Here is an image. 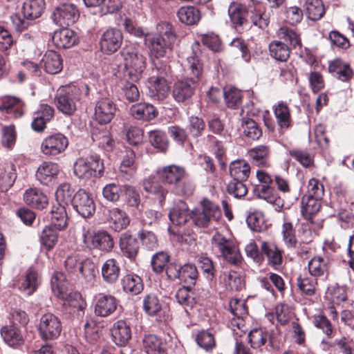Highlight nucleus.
<instances>
[{"label":"nucleus","instance_id":"1","mask_svg":"<svg viewBox=\"0 0 354 354\" xmlns=\"http://www.w3.org/2000/svg\"><path fill=\"white\" fill-rule=\"evenodd\" d=\"M189 77L175 83L173 96L176 101L183 102L189 98L203 75V64L198 53L193 50L184 64Z\"/></svg>","mask_w":354,"mask_h":354},{"label":"nucleus","instance_id":"2","mask_svg":"<svg viewBox=\"0 0 354 354\" xmlns=\"http://www.w3.org/2000/svg\"><path fill=\"white\" fill-rule=\"evenodd\" d=\"M176 40V35L172 25L167 21H160L156 26V32L145 35V44L149 48L151 57L159 59L172 50Z\"/></svg>","mask_w":354,"mask_h":354},{"label":"nucleus","instance_id":"3","mask_svg":"<svg viewBox=\"0 0 354 354\" xmlns=\"http://www.w3.org/2000/svg\"><path fill=\"white\" fill-rule=\"evenodd\" d=\"M51 290L55 296L64 301L65 310L71 314L82 317L86 307L85 300L78 292H67L65 277L62 272H55L50 279Z\"/></svg>","mask_w":354,"mask_h":354},{"label":"nucleus","instance_id":"4","mask_svg":"<svg viewBox=\"0 0 354 354\" xmlns=\"http://www.w3.org/2000/svg\"><path fill=\"white\" fill-rule=\"evenodd\" d=\"M89 90L88 86L83 82L62 86L55 97L57 108L65 115H73L77 109V102L88 95Z\"/></svg>","mask_w":354,"mask_h":354},{"label":"nucleus","instance_id":"5","mask_svg":"<svg viewBox=\"0 0 354 354\" xmlns=\"http://www.w3.org/2000/svg\"><path fill=\"white\" fill-rule=\"evenodd\" d=\"M64 268L68 274L81 278L88 286L93 285L97 268L91 259L75 252L67 256Z\"/></svg>","mask_w":354,"mask_h":354},{"label":"nucleus","instance_id":"6","mask_svg":"<svg viewBox=\"0 0 354 354\" xmlns=\"http://www.w3.org/2000/svg\"><path fill=\"white\" fill-rule=\"evenodd\" d=\"M211 243L212 250L217 257L234 266L241 263V254L232 239L217 232L212 236Z\"/></svg>","mask_w":354,"mask_h":354},{"label":"nucleus","instance_id":"7","mask_svg":"<svg viewBox=\"0 0 354 354\" xmlns=\"http://www.w3.org/2000/svg\"><path fill=\"white\" fill-rule=\"evenodd\" d=\"M120 54L124 61L126 73L131 80H140L147 65V59L144 55L134 46L124 48Z\"/></svg>","mask_w":354,"mask_h":354},{"label":"nucleus","instance_id":"8","mask_svg":"<svg viewBox=\"0 0 354 354\" xmlns=\"http://www.w3.org/2000/svg\"><path fill=\"white\" fill-rule=\"evenodd\" d=\"M82 241L84 245L91 250L110 252L114 246L112 236L103 230H95L89 227H83Z\"/></svg>","mask_w":354,"mask_h":354},{"label":"nucleus","instance_id":"9","mask_svg":"<svg viewBox=\"0 0 354 354\" xmlns=\"http://www.w3.org/2000/svg\"><path fill=\"white\" fill-rule=\"evenodd\" d=\"M104 165L97 154L86 158H78L73 165L75 175L83 179H88L92 176L101 177L104 174Z\"/></svg>","mask_w":354,"mask_h":354},{"label":"nucleus","instance_id":"10","mask_svg":"<svg viewBox=\"0 0 354 354\" xmlns=\"http://www.w3.org/2000/svg\"><path fill=\"white\" fill-rule=\"evenodd\" d=\"M158 76H152L148 80L149 95L151 97L157 100H164L169 93V86L165 80L169 68L164 66L163 68L156 67Z\"/></svg>","mask_w":354,"mask_h":354},{"label":"nucleus","instance_id":"11","mask_svg":"<svg viewBox=\"0 0 354 354\" xmlns=\"http://www.w3.org/2000/svg\"><path fill=\"white\" fill-rule=\"evenodd\" d=\"M62 327L59 319L52 313L44 314L40 318L39 332L41 339L53 340L61 333Z\"/></svg>","mask_w":354,"mask_h":354},{"label":"nucleus","instance_id":"12","mask_svg":"<svg viewBox=\"0 0 354 354\" xmlns=\"http://www.w3.org/2000/svg\"><path fill=\"white\" fill-rule=\"evenodd\" d=\"M77 8L73 3H62L58 6L53 13V20L61 26L73 24L79 18Z\"/></svg>","mask_w":354,"mask_h":354},{"label":"nucleus","instance_id":"13","mask_svg":"<svg viewBox=\"0 0 354 354\" xmlns=\"http://www.w3.org/2000/svg\"><path fill=\"white\" fill-rule=\"evenodd\" d=\"M167 274L171 279H178L189 284H195L198 272L195 265L186 263L182 266L170 265L167 269Z\"/></svg>","mask_w":354,"mask_h":354},{"label":"nucleus","instance_id":"14","mask_svg":"<svg viewBox=\"0 0 354 354\" xmlns=\"http://www.w3.org/2000/svg\"><path fill=\"white\" fill-rule=\"evenodd\" d=\"M68 145V138L64 134L53 133L42 141L41 151L46 156H56L64 152Z\"/></svg>","mask_w":354,"mask_h":354},{"label":"nucleus","instance_id":"15","mask_svg":"<svg viewBox=\"0 0 354 354\" xmlns=\"http://www.w3.org/2000/svg\"><path fill=\"white\" fill-rule=\"evenodd\" d=\"M118 300L113 295L99 293L93 300L95 315L106 317L112 315L117 309Z\"/></svg>","mask_w":354,"mask_h":354},{"label":"nucleus","instance_id":"16","mask_svg":"<svg viewBox=\"0 0 354 354\" xmlns=\"http://www.w3.org/2000/svg\"><path fill=\"white\" fill-rule=\"evenodd\" d=\"M116 104L108 97H102L96 102L94 119L100 124L109 123L115 115Z\"/></svg>","mask_w":354,"mask_h":354},{"label":"nucleus","instance_id":"17","mask_svg":"<svg viewBox=\"0 0 354 354\" xmlns=\"http://www.w3.org/2000/svg\"><path fill=\"white\" fill-rule=\"evenodd\" d=\"M122 40V33L119 29L109 28L102 33L100 37V48L104 53L111 54L120 48Z\"/></svg>","mask_w":354,"mask_h":354},{"label":"nucleus","instance_id":"18","mask_svg":"<svg viewBox=\"0 0 354 354\" xmlns=\"http://www.w3.org/2000/svg\"><path fill=\"white\" fill-rule=\"evenodd\" d=\"M72 205L84 218L92 216L95 209L93 198L84 189H79L73 196Z\"/></svg>","mask_w":354,"mask_h":354},{"label":"nucleus","instance_id":"19","mask_svg":"<svg viewBox=\"0 0 354 354\" xmlns=\"http://www.w3.org/2000/svg\"><path fill=\"white\" fill-rule=\"evenodd\" d=\"M138 163L136 160L135 152L127 148L119 167V177L124 181H131L136 176Z\"/></svg>","mask_w":354,"mask_h":354},{"label":"nucleus","instance_id":"20","mask_svg":"<svg viewBox=\"0 0 354 354\" xmlns=\"http://www.w3.org/2000/svg\"><path fill=\"white\" fill-rule=\"evenodd\" d=\"M156 173L162 182L174 185L181 183L187 175L184 167L176 165L160 167L157 169Z\"/></svg>","mask_w":354,"mask_h":354},{"label":"nucleus","instance_id":"21","mask_svg":"<svg viewBox=\"0 0 354 354\" xmlns=\"http://www.w3.org/2000/svg\"><path fill=\"white\" fill-rule=\"evenodd\" d=\"M59 172V166L53 162H43L37 168L36 178L41 184L50 185Z\"/></svg>","mask_w":354,"mask_h":354},{"label":"nucleus","instance_id":"22","mask_svg":"<svg viewBox=\"0 0 354 354\" xmlns=\"http://www.w3.org/2000/svg\"><path fill=\"white\" fill-rule=\"evenodd\" d=\"M76 33L67 28L54 32L52 41L57 48H68L73 46L77 42Z\"/></svg>","mask_w":354,"mask_h":354},{"label":"nucleus","instance_id":"23","mask_svg":"<svg viewBox=\"0 0 354 354\" xmlns=\"http://www.w3.org/2000/svg\"><path fill=\"white\" fill-rule=\"evenodd\" d=\"M40 65L45 71L50 74L59 73L63 68V60L56 51L47 50L43 55Z\"/></svg>","mask_w":354,"mask_h":354},{"label":"nucleus","instance_id":"24","mask_svg":"<svg viewBox=\"0 0 354 354\" xmlns=\"http://www.w3.org/2000/svg\"><path fill=\"white\" fill-rule=\"evenodd\" d=\"M248 154L254 165L258 167H268L270 165L271 154L270 146L266 145L256 146L250 149Z\"/></svg>","mask_w":354,"mask_h":354},{"label":"nucleus","instance_id":"25","mask_svg":"<svg viewBox=\"0 0 354 354\" xmlns=\"http://www.w3.org/2000/svg\"><path fill=\"white\" fill-rule=\"evenodd\" d=\"M111 335L118 346H124L131 338V330L126 322L118 320L113 326Z\"/></svg>","mask_w":354,"mask_h":354},{"label":"nucleus","instance_id":"26","mask_svg":"<svg viewBox=\"0 0 354 354\" xmlns=\"http://www.w3.org/2000/svg\"><path fill=\"white\" fill-rule=\"evenodd\" d=\"M191 217L192 214L189 212L187 205L180 200L175 203L169 212V219L171 223L176 226L184 225Z\"/></svg>","mask_w":354,"mask_h":354},{"label":"nucleus","instance_id":"27","mask_svg":"<svg viewBox=\"0 0 354 354\" xmlns=\"http://www.w3.org/2000/svg\"><path fill=\"white\" fill-rule=\"evenodd\" d=\"M119 245L122 255L131 260L134 259L138 253V242L128 232L121 234Z\"/></svg>","mask_w":354,"mask_h":354},{"label":"nucleus","instance_id":"28","mask_svg":"<svg viewBox=\"0 0 354 354\" xmlns=\"http://www.w3.org/2000/svg\"><path fill=\"white\" fill-rule=\"evenodd\" d=\"M24 202L29 206L37 209H44L48 205L47 196L36 187L29 188L24 194Z\"/></svg>","mask_w":354,"mask_h":354},{"label":"nucleus","instance_id":"29","mask_svg":"<svg viewBox=\"0 0 354 354\" xmlns=\"http://www.w3.org/2000/svg\"><path fill=\"white\" fill-rule=\"evenodd\" d=\"M261 249L268 259V264L274 269H278L282 263L281 250L274 243L267 241L261 243Z\"/></svg>","mask_w":354,"mask_h":354},{"label":"nucleus","instance_id":"30","mask_svg":"<svg viewBox=\"0 0 354 354\" xmlns=\"http://www.w3.org/2000/svg\"><path fill=\"white\" fill-rule=\"evenodd\" d=\"M308 268L310 276L326 278L328 274L329 259L326 257L316 256L309 261Z\"/></svg>","mask_w":354,"mask_h":354},{"label":"nucleus","instance_id":"31","mask_svg":"<svg viewBox=\"0 0 354 354\" xmlns=\"http://www.w3.org/2000/svg\"><path fill=\"white\" fill-rule=\"evenodd\" d=\"M17 173L15 165L11 162L0 163V190H7L15 183Z\"/></svg>","mask_w":354,"mask_h":354},{"label":"nucleus","instance_id":"32","mask_svg":"<svg viewBox=\"0 0 354 354\" xmlns=\"http://www.w3.org/2000/svg\"><path fill=\"white\" fill-rule=\"evenodd\" d=\"M107 220L115 231H120L129 224V218L127 214L118 207L108 209Z\"/></svg>","mask_w":354,"mask_h":354},{"label":"nucleus","instance_id":"33","mask_svg":"<svg viewBox=\"0 0 354 354\" xmlns=\"http://www.w3.org/2000/svg\"><path fill=\"white\" fill-rule=\"evenodd\" d=\"M123 290L132 295L140 294L144 289V283L142 278L134 274H127L122 279Z\"/></svg>","mask_w":354,"mask_h":354},{"label":"nucleus","instance_id":"34","mask_svg":"<svg viewBox=\"0 0 354 354\" xmlns=\"http://www.w3.org/2000/svg\"><path fill=\"white\" fill-rule=\"evenodd\" d=\"M142 344L147 354H166L165 342L155 335H145Z\"/></svg>","mask_w":354,"mask_h":354},{"label":"nucleus","instance_id":"35","mask_svg":"<svg viewBox=\"0 0 354 354\" xmlns=\"http://www.w3.org/2000/svg\"><path fill=\"white\" fill-rule=\"evenodd\" d=\"M131 115L137 120L149 121L156 117L158 113L155 107L148 103H139L130 109Z\"/></svg>","mask_w":354,"mask_h":354},{"label":"nucleus","instance_id":"36","mask_svg":"<svg viewBox=\"0 0 354 354\" xmlns=\"http://www.w3.org/2000/svg\"><path fill=\"white\" fill-rule=\"evenodd\" d=\"M228 15L232 26L236 28L246 22L248 11L245 6L232 2L228 8Z\"/></svg>","mask_w":354,"mask_h":354},{"label":"nucleus","instance_id":"37","mask_svg":"<svg viewBox=\"0 0 354 354\" xmlns=\"http://www.w3.org/2000/svg\"><path fill=\"white\" fill-rule=\"evenodd\" d=\"M180 21L186 25H195L201 19V12L195 6H185L180 7L177 12Z\"/></svg>","mask_w":354,"mask_h":354},{"label":"nucleus","instance_id":"38","mask_svg":"<svg viewBox=\"0 0 354 354\" xmlns=\"http://www.w3.org/2000/svg\"><path fill=\"white\" fill-rule=\"evenodd\" d=\"M44 6V0H28L21 8L22 15L26 19L33 20L41 16Z\"/></svg>","mask_w":354,"mask_h":354},{"label":"nucleus","instance_id":"39","mask_svg":"<svg viewBox=\"0 0 354 354\" xmlns=\"http://www.w3.org/2000/svg\"><path fill=\"white\" fill-rule=\"evenodd\" d=\"M120 274V268L115 259H109L103 263L102 266V276L106 283H115Z\"/></svg>","mask_w":354,"mask_h":354},{"label":"nucleus","instance_id":"40","mask_svg":"<svg viewBox=\"0 0 354 354\" xmlns=\"http://www.w3.org/2000/svg\"><path fill=\"white\" fill-rule=\"evenodd\" d=\"M4 342L10 346H18L24 343L20 330L15 325L6 326L1 330Z\"/></svg>","mask_w":354,"mask_h":354},{"label":"nucleus","instance_id":"41","mask_svg":"<svg viewBox=\"0 0 354 354\" xmlns=\"http://www.w3.org/2000/svg\"><path fill=\"white\" fill-rule=\"evenodd\" d=\"M39 284L38 273L32 268H29L24 279L19 284V290L26 295H32L37 288Z\"/></svg>","mask_w":354,"mask_h":354},{"label":"nucleus","instance_id":"42","mask_svg":"<svg viewBox=\"0 0 354 354\" xmlns=\"http://www.w3.org/2000/svg\"><path fill=\"white\" fill-rule=\"evenodd\" d=\"M328 71L335 77L342 82L347 81L352 75L349 65L341 59H335L330 62Z\"/></svg>","mask_w":354,"mask_h":354},{"label":"nucleus","instance_id":"43","mask_svg":"<svg viewBox=\"0 0 354 354\" xmlns=\"http://www.w3.org/2000/svg\"><path fill=\"white\" fill-rule=\"evenodd\" d=\"M25 104L20 99L15 97H8L3 100L0 105V111L7 113H12L15 118H20L24 115Z\"/></svg>","mask_w":354,"mask_h":354},{"label":"nucleus","instance_id":"44","mask_svg":"<svg viewBox=\"0 0 354 354\" xmlns=\"http://www.w3.org/2000/svg\"><path fill=\"white\" fill-rule=\"evenodd\" d=\"M67 225V214L66 207L62 205H54L50 212V225L57 230H62Z\"/></svg>","mask_w":354,"mask_h":354},{"label":"nucleus","instance_id":"45","mask_svg":"<svg viewBox=\"0 0 354 354\" xmlns=\"http://www.w3.org/2000/svg\"><path fill=\"white\" fill-rule=\"evenodd\" d=\"M254 192L259 198L274 204L278 208H281L284 205L283 201L274 194V189L269 185H258L255 187Z\"/></svg>","mask_w":354,"mask_h":354},{"label":"nucleus","instance_id":"46","mask_svg":"<svg viewBox=\"0 0 354 354\" xmlns=\"http://www.w3.org/2000/svg\"><path fill=\"white\" fill-rule=\"evenodd\" d=\"M144 189L150 194H153L160 202H162L167 194L165 189L157 180L155 176H150L143 182Z\"/></svg>","mask_w":354,"mask_h":354},{"label":"nucleus","instance_id":"47","mask_svg":"<svg viewBox=\"0 0 354 354\" xmlns=\"http://www.w3.org/2000/svg\"><path fill=\"white\" fill-rule=\"evenodd\" d=\"M230 174L235 179L246 180L250 175V165L244 160H236L230 165Z\"/></svg>","mask_w":354,"mask_h":354},{"label":"nucleus","instance_id":"48","mask_svg":"<svg viewBox=\"0 0 354 354\" xmlns=\"http://www.w3.org/2000/svg\"><path fill=\"white\" fill-rule=\"evenodd\" d=\"M322 199L308 197L306 195L302 197L301 212L305 218L310 219L313 215L319 210Z\"/></svg>","mask_w":354,"mask_h":354},{"label":"nucleus","instance_id":"49","mask_svg":"<svg viewBox=\"0 0 354 354\" xmlns=\"http://www.w3.org/2000/svg\"><path fill=\"white\" fill-rule=\"evenodd\" d=\"M74 190L68 183L60 184L56 192L55 198L58 205L67 206L72 204L73 201Z\"/></svg>","mask_w":354,"mask_h":354},{"label":"nucleus","instance_id":"50","mask_svg":"<svg viewBox=\"0 0 354 354\" xmlns=\"http://www.w3.org/2000/svg\"><path fill=\"white\" fill-rule=\"evenodd\" d=\"M269 50L270 56L280 62H286L290 57L289 46L281 41H272L269 45Z\"/></svg>","mask_w":354,"mask_h":354},{"label":"nucleus","instance_id":"51","mask_svg":"<svg viewBox=\"0 0 354 354\" xmlns=\"http://www.w3.org/2000/svg\"><path fill=\"white\" fill-rule=\"evenodd\" d=\"M278 124L281 128H288L291 124V116L288 104L283 102H279L274 109Z\"/></svg>","mask_w":354,"mask_h":354},{"label":"nucleus","instance_id":"52","mask_svg":"<svg viewBox=\"0 0 354 354\" xmlns=\"http://www.w3.org/2000/svg\"><path fill=\"white\" fill-rule=\"evenodd\" d=\"M305 6L308 17L312 21L320 19L325 13L322 0H306Z\"/></svg>","mask_w":354,"mask_h":354},{"label":"nucleus","instance_id":"53","mask_svg":"<svg viewBox=\"0 0 354 354\" xmlns=\"http://www.w3.org/2000/svg\"><path fill=\"white\" fill-rule=\"evenodd\" d=\"M143 309L149 316L158 315L162 309V305L157 295L148 294L143 299Z\"/></svg>","mask_w":354,"mask_h":354},{"label":"nucleus","instance_id":"54","mask_svg":"<svg viewBox=\"0 0 354 354\" xmlns=\"http://www.w3.org/2000/svg\"><path fill=\"white\" fill-rule=\"evenodd\" d=\"M247 223L249 227L256 232H262L267 228L264 214L259 211H255L247 217Z\"/></svg>","mask_w":354,"mask_h":354},{"label":"nucleus","instance_id":"55","mask_svg":"<svg viewBox=\"0 0 354 354\" xmlns=\"http://www.w3.org/2000/svg\"><path fill=\"white\" fill-rule=\"evenodd\" d=\"M279 37L287 42L293 48L301 47V43L299 35L292 29L281 27L277 32Z\"/></svg>","mask_w":354,"mask_h":354},{"label":"nucleus","instance_id":"56","mask_svg":"<svg viewBox=\"0 0 354 354\" xmlns=\"http://www.w3.org/2000/svg\"><path fill=\"white\" fill-rule=\"evenodd\" d=\"M149 140L153 147L161 151H165L168 147L167 136L162 131H150L149 132Z\"/></svg>","mask_w":354,"mask_h":354},{"label":"nucleus","instance_id":"57","mask_svg":"<svg viewBox=\"0 0 354 354\" xmlns=\"http://www.w3.org/2000/svg\"><path fill=\"white\" fill-rule=\"evenodd\" d=\"M242 127L244 135L250 139L258 140L262 135L261 129L257 123L252 119L245 118L243 120Z\"/></svg>","mask_w":354,"mask_h":354},{"label":"nucleus","instance_id":"58","mask_svg":"<svg viewBox=\"0 0 354 354\" xmlns=\"http://www.w3.org/2000/svg\"><path fill=\"white\" fill-rule=\"evenodd\" d=\"M288 154L304 167H310L313 165V156L306 150L292 149L288 151Z\"/></svg>","mask_w":354,"mask_h":354},{"label":"nucleus","instance_id":"59","mask_svg":"<svg viewBox=\"0 0 354 354\" xmlns=\"http://www.w3.org/2000/svg\"><path fill=\"white\" fill-rule=\"evenodd\" d=\"M317 281L313 277H299L297 278V286L301 292L306 295L312 296L315 294Z\"/></svg>","mask_w":354,"mask_h":354},{"label":"nucleus","instance_id":"60","mask_svg":"<svg viewBox=\"0 0 354 354\" xmlns=\"http://www.w3.org/2000/svg\"><path fill=\"white\" fill-rule=\"evenodd\" d=\"M203 141L206 147L215 154L218 161L221 162L225 152L222 142L212 135H207Z\"/></svg>","mask_w":354,"mask_h":354},{"label":"nucleus","instance_id":"61","mask_svg":"<svg viewBox=\"0 0 354 354\" xmlns=\"http://www.w3.org/2000/svg\"><path fill=\"white\" fill-rule=\"evenodd\" d=\"M195 340L197 344L206 351H212L216 346L214 335L207 330L200 331L196 335Z\"/></svg>","mask_w":354,"mask_h":354},{"label":"nucleus","instance_id":"62","mask_svg":"<svg viewBox=\"0 0 354 354\" xmlns=\"http://www.w3.org/2000/svg\"><path fill=\"white\" fill-rule=\"evenodd\" d=\"M169 261V256L167 253L160 252L155 254L151 259V266L153 270L156 273L162 272L164 270L167 272V266Z\"/></svg>","mask_w":354,"mask_h":354},{"label":"nucleus","instance_id":"63","mask_svg":"<svg viewBox=\"0 0 354 354\" xmlns=\"http://www.w3.org/2000/svg\"><path fill=\"white\" fill-rule=\"evenodd\" d=\"M225 104L228 108L237 109L241 103L242 95L239 90L232 87L224 91Z\"/></svg>","mask_w":354,"mask_h":354},{"label":"nucleus","instance_id":"64","mask_svg":"<svg viewBox=\"0 0 354 354\" xmlns=\"http://www.w3.org/2000/svg\"><path fill=\"white\" fill-rule=\"evenodd\" d=\"M57 229L51 226H46L41 234V244L48 250L53 248L57 241Z\"/></svg>","mask_w":354,"mask_h":354}]
</instances>
